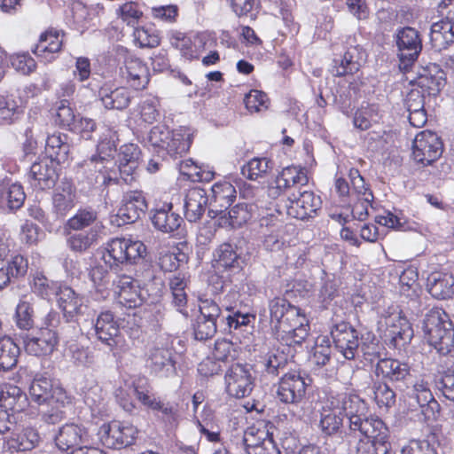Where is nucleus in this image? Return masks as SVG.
Returning <instances> with one entry per match:
<instances>
[{
  "label": "nucleus",
  "instance_id": "f257e3e1",
  "mask_svg": "<svg viewBox=\"0 0 454 454\" xmlns=\"http://www.w3.org/2000/svg\"><path fill=\"white\" fill-rule=\"evenodd\" d=\"M270 325L287 345L301 344L309 335V322L301 309L280 297L269 301Z\"/></svg>",
  "mask_w": 454,
  "mask_h": 454
},
{
  "label": "nucleus",
  "instance_id": "f03ea898",
  "mask_svg": "<svg viewBox=\"0 0 454 454\" xmlns=\"http://www.w3.org/2000/svg\"><path fill=\"white\" fill-rule=\"evenodd\" d=\"M31 400L39 405L47 404L50 408L43 411V420L47 424H57L66 418L63 410L71 403V398L59 384L43 375H36L29 387Z\"/></svg>",
  "mask_w": 454,
  "mask_h": 454
},
{
  "label": "nucleus",
  "instance_id": "7ed1b4c3",
  "mask_svg": "<svg viewBox=\"0 0 454 454\" xmlns=\"http://www.w3.org/2000/svg\"><path fill=\"white\" fill-rule=\"evenodd\" d=\"M336 401L337 403H332L333 405L347 419V427L342 432V439L348 445L352 444V439L359 431L382 421L377 417H368L366 403L356 395L341 394L338 395Z\"/></svg>",
  "mask_w": 454,
  "mask_h": 454
},
{
  "label": "nucleus",
  "instance_id": "20e7f679",
  "mask_svg": "<svg viewBox=\"0 0 454 454\" xmlns=\"http://www.w3.org/2000/svg\"><path fill=\"white\" fill-rule=\"evenodd\" d=\"M422 329L428 343L442 356L448 355L454 348V329L449 316L440 309L427 313Z\"/></svg>",
  "mask_w": 454,
  "mask_h": 454
},
{
  "label": "nucleus",
  "instance_id": "39448f33",
  "mask_svg": "<svg viewBox=\"0 0 454 454\" xmlns=\"http://www.w3.org/2000/svg\"><path fill=\"white\" fill-rule=\"evenodd\" d=\"M145 253L146 247L142 241L115 238L106 243L102 259L117 274L125 266L136 264Z\"/></svg>",
  "mask_w": 454,
  "mask_h": 454
},
{
  "label": "nucleus",
  "instance_id": "423d86ee",
  "mask_svg": "<svg viewBox=\"0 0 454 454\" xmlns=\"http://www.w3.org/2000/svg\"><path fill=\"white\" fill-rule=\"evenodd\" d=\"M379 328L385 331L390 343L396 348L409 344L414 333L411 324L397 307L388 308L379 321Z\"/></svg>",
  "mask_w": 454,
  "mask_h": 454
},
{
  "label": "nucleus",
  "instance_id": "0eeeda50",
  "mask_svg": "<svg viewBox=\"0 0 454 454\" xmlns=\"http://www.w3.org/2000/svg\"><path fill=\"white\" fill-rule=\"evenodd\" d=\"M356 454H387L391 449L389 430L383 421L364 428L352 439Z\"/></svg>",
  "mask_w": 454,
  "mask_h": 454
},
{
  "label": "nucleus",
  "instance_id": "6e6552de",
  "mask_svg": "<svg viewBox=\"0 0 454 454\" xmlns=\"http://www.w3.org/2000/svg\"><path fill=\"white\" fill-rule=\"evenodd\" d=\"M85 165L90 172L87 178L91 185H109L119 183L120 176L118 168H115L114 156L98 153L87 160Z\"/></svg>",
  "mask_w": 454,
  "mask_h": 454
},
{
  "label": "nucleus",
  "instance_id": "1a4fd4ad",
  "mask_svg": "<svg viewBox=\"0 0 454 454\" xmlns=\"http://www.w3.org/2000/svg\"><path fill=\"white\" fill-rule=\"evenodd\" d=\"M442 142L434 132L422 131L416 136L413 141V158L423 165L432 164L442 155Z\"/></svg>",
  "mask_w": 454,
  "mask_h": 454
},
{
  "label": "nucleus",
  "instance_id": "9d476101",
  "mask_svg": "<svg viewBox=\"0 0 454 454\" xmlns=\"http://www.w3.org/2000/svg\"><path fill=\"white\" fill-rule=\"evenodd\" d=\"M305 373L298 371H290L285 373L278 383V397L285 403L295 404L300 403L305 395L306 387L310 379Z\"/></svg>",
  "mask_w": 454,
  "mask_h": 454
},
{
  "label": "nucleus",
  "instance_id": "9b49d317",
  "mask_svg": "<svg viewBox=\"0 0 454 454\" xmlns=\"http://www.w3.org/2000/svg\"><path fill=\"white\" fill-rule=\"evenodd\" d=\"M137 431L132 425L120 421L104 424L98 432L103 445L111 449H121L131 445Z\"/></svg>",
  "mask_w": 454,
  "mask_h": 454
},
{
  "label": "nucleus",
  "instance_id": "f8f14e48",
  "mask_svg": "<svg viewBox=\"0 0 454 454\" xmlns=\"http://www.w3.org/2000/svg\"><path fill=\"white\" fill-rule=\"evenodd\" d=\"M248 364H235L226 372L224 380L227 393L236 398L247 396L254 387V378Z\"/></svg>",
  "mask_w": 454,
  "mask_h": 454
},
{
  "label": "nucleus",
  "instance_id": "ddd939ff",
  "mask_svg": "<svg viewBox=\"0 0 454 454\" xmlns=\"http://www.w3.org/2000/svg\"><path fill=\"white\" fill-rule=\"evenodd\" d=\"M289 204L286 206L287 215L291 217L304 220L313 217L321 207V199L311 191L298 190L288 195Z\"/></svg>",
  "mask_w": 454,
  "mask_h": 454
},
{
  "label": "nucleus",
  "instance_id": "4468645a",
  "mask_svg": "<svg viewBox=\"0 0 454 454\" xmlns=\"http://www.w3.org/2000/svg\"><path fill=\"white\" fill-rule=\"evenodd\" d=\"M373 372L378 378L388 380L400 389L413 383L410 365L397 359H383L374 366Z\"/></svg>",
  "mask_w": 454,
  "mask_h": 454
},
{
  "label": "nucleus",
  "instance_id": "2eb2a0df",
  "mask_svg": "<svg viewBox=\"0 0 454 454\" xmlns=\"http://www.w3.org/2000/svg\"><path fill=\"white\" fill-rule=\"evenodd\" d=\"M331 336L335 348L346 359L356 357L359 347L358 333L349 323L341 321L335 324L331 330Z\"/></svg>",
  "mask_w": 454,
  "mask_h": 454
},
{
  "label": "nucleus",
  "instance_id": "dca6fc26",
  "mask_svg": "<svg viewBox=\"0 0 454 454\" xmlns=\"http://www.w3.org/2000/svg\"><path fill=\"white\" fill-rule=\"evenodd\" d=\"M395 43L400 60L405 66L413 63L422 51L420 35L417 29L411 27H405L397 30Z\"/></svg>",
  "mask_w": 454,
  "mask_h": 454
},
{
  "label": "nucleus",
  "instance_id": "f3484780",
  "mask_svg": "<svg viewBox=\"0 0 454 454\" xmlns=\"http://www.w3.org/2000/svg\"><path fill=\"white\" fill-rule=\"evenodd\" d=\"M309 182L307 172L304 168L290 166L282 169L277 176L275 185L269 187V196L276 199L282 193L292 189H301Z\"/></svg>",
  "mask_w": 454,
  "mask_h": 454
},
{
  "label": "nucleus",
  "instance_id": "a211bd4d",
  "mask_svg": "<svg viewBox=\"0 0 454 454\" xmlns=\"http://www.w3.org/2000/svg\"><path fill=\"white\" fill-rule=\"evenodd\" d=\"M113 282L121 305L132 309L143 304L145 297L138 281L127 275H118Z\"/></svg>",
  "mask_w": 454,
  "mask_h": 454
},
{
  "label": "nucleus",
  "instance_id": "6ab92c4d",
  "mask_svg": "<svg viewBox=\"0 0 454 454\" xmlns=\"http://www.w3.org/2000/svg\"><path fill=\"white\" fill-rule=\"evenodd\" d=\"M58 165V163L46 158L34 162L28 173V181L31 187L39 191L53 187L59 177Z\"/></svg>",
  "mask_w": 454,
  "mask_h": 454
},
{
  "label": "nucleus",
  "instance_id": "aec40b11",
  "mask_svg": "<svg viewBox=\"0 0 454 454\" xmlns=\"http://www.w3.org/2000/svg\"><path fill=\"white\" fill-rule=\"evenodd\" d=\"M59 343V336L55 330L41 328L35 334L23 337L26 351L33 356L51 355Z\"/></svg>",
  "mask_w": 454,
  "mask_h": 454
},
{
  "label": "nucleus",
  "instance_id": "412c9836",
  "mask_svg": "<svg viewBox=\"0 0 454 454\" xmlns=\"http://www.w3.org/2000/svg\"><path fill=\"white\" fill-rule=\"evenodd\" d=\"M147 210V202L141 192H130L127 193L121 207L116 215L117 223L129 224L137 222L145 215Z\"/></svg>",
  "mask_w": 454,
  "mask_h": 454
},
{
  "label": "nucleus",
  "instance_id": "4be33fe9",
  "mask_svg": "<svg viewBox=\"0 0 454 454\" xmlns=\"http://www.w3.org/2000/svg\"><path fill=\"white\" fill-rule=\"evenodd\" d=\"M120 75L135 90L144 89L149 82V72L146 65L140 59L130 54L125 57L123 64L120 67Z\"/></svg>",
  "mask_w": 454,
  "mask_h": 454
},
{
  "label": "nucleus",
  "instance_id": "5701e85b",
  "mask_svg": "<svg viewBox=\"0 0 454 454\" xmlns=\"http://www.w3.org/2000/svg\"><path fill=\"white\" fill-rule=\"evenodd\" d=\"M146 366L160 377H168L176 372L173 352L166 347H153L147 353Z\"/></svg>",
  "mask_w": 454,
  "mask_h": 454
},
{
  "label": "nucleus",
  "instance_id": "b1692460",
  "mask_svg": "<svg viewBox=\"0 0 454 454\" xmlns=\"http://www.w3.org/2000/svg\"><path fill=\"white\" fill-rule=\"evenodd\" d=\"M76 190L69 181H62L52 194V214L57 219H64L74 207Z\"/></svg>",
  "mask_w": 454,
  "mask_h": 454
},
{
  "label": "nucleus",
  "instance_id": "393cba45",
  "mask_svg": "<svg viewBox=\"0 0 454 454\" xmlns=\"http://www.w3.org/2000/svg\"><path fill=\"white\" fill-rule=\"evenodd\" d=\"M140 154L141 152L137 145L128 144L121 147L117 168L120 178L125 184H129L134 180L133 176L139 166Z\"/></svg>",
  "mask_w": 454,
  "mask_h": 454
},
{
  "label": "nucleus",
  "instance_id": "a878e982",
  "mask_svg": "<svg viewBox=\"0 0 454 454\" xmlns=\"http://www.w3.org/2000/svg\"><path fill=\"white\" fill-rule=\"evenodd\" d=\"M208 198L207 192L200 187H192L186 192L184 199V217L190 223H196L203 216Z\"/></svg>",
  "mask_w": 454,
  "mask_h": 454
},
{
  "label": "nucleus",
  "instance_id": "bb28decb",
  "mask_svg": "<svg viewBox=\"0 0 454 454\" xmlns=\"http://www.w3.org/2000/svg\"><path fill=\"white\" fill-rule=\"evenodd\" d=\"M56 296L67 322L76 321L78 316L83 313V297L73 288L62 286Z\"/></svg>",
  "mask_w": 454,
  "mask_h": 454
},
{
  "label": "nucleus",
  "instance_id": "cd10ccee",
  "mask_svg": "<svg viewBox=\"0 0 454 454\" xmlns=\"http://www.w3.org/2000/svg\"><path fill=\"white\" fill-rule=\"evenodd\" d=\"M94 328L97 338L114 351L119 337V325L114 314L109 310L101 312L97 317Z\"/></svg>",
  "mask_w": 454,
  "mask_h": 454
},
{
  "label": "nucleus",
  "instance_id": "c85d7f7f",
  "mask_svg": "<svg viewBox=\"0 0 454 454\" xmlns=\"http://www.w3.org/2000/svg\"><path fill=\"white\" fill-rule=\"evenodd\" d=\"M37 430L32 427L18 428L4 439L5 447L12 452L27 451L35 448L40 442Z\"/></svg>",
  "mask_w": 454,
  "mask_h": 454
},
{
  "label": "nucleus",
  "instance_id": "c756f323",
  "mask_svg": "<svg viewBox=\"0 0 454 454\" xmlns=\"http://www.w3.org/2000/svg\"><path fill=\"white\" fill-rule=\"evenodd\" d=\"M213 255V267L215 270H239L242 268L241 257L234 244H221L215 248Z\"/></svg>",
  "mask_w": 454,
  "mask_h": 454
},
{
  "label": "nucleus",
  "instance_id": "7c9ffc66",
  "mask_svg": "<svg viewBox=\"0 0 454 454\" xmlns=\"http://www.w3.org/2000/svg\"><path fill=\"white\" fill-rule=\"evenodd\" d=\"M87 436L84 427L74 423H67L59 428L54 442L58 449L66 451L85 442Z\"/></svg>",
  "mask_w": 454,
  "mask_h": 454
},
{
  "label": "nucleus",
  "instance_id": "2f4dec72",
  "mask_svg": "<svg viewBox=\"0 0 454 454\" xmlns=\"http://www.w3.org/2000/svg\"><path fill=\"white\" fill-rule=\"evenodd\" d=\"M98 97L105 108L109 110H124L131 102V93L126 87L113 88L104 84L98 90Z\"/></svg>",
  "mask_w": 454,
  "mask_h": 454
},
{
  "label": "nucleus",
  "instance_id": "473e14b6",
  "mask_svg": "<svg viewBox=\"0 0 454 454\" xmlns=\"http://www.w3.org/2000/svg\"><path fill=\"white\" fill-rule=\"evenodd\" d=\"M364 55L360 46L348 48L342 57L333 60L332 74L340 77L356 73L360 69V62L364 59Z\"/></svg>",
  "mask_w": 454,
  "mask_h": 454
},
{
  "label": "nucleus",
  "instance_id": "72a5a7b5",
  "mask_svg": "<svg viewBox=\"0 0 454 454\" xmlns=\"http://www.w3.org/2000/svg\"><path fill=\"white\" fill-rule=\"evenodd\" d=\"M445 73L436 64H432L424 69L417 81L418 89L428 96H436L445 86Z\"/></svg>",
  "mask_w": 454,
  "mask_h": 454
},
{
  "label": "nucleus",
  "instance_id": "f704fd0d",
  "mask_svg": "<svg viewBox=\"0 0 454 454\" xmlns=\"http://www.w3.org/2000/svg\"><path fill=\"white\" fill-rule=\"evenodd\" d=\"M430 40L433 48L441 51L454 43V18L448 16L431 26Z\"/></svg>",
  "mask_w": 454,
  "mask_h": 454
},
{
  "label": "nucleus",
  "instance_id": "c9c22d12",
  "mask_svg": "<svg viewBox=\"0 0 454 454\" xmlns=\"http://www.w3.org/2000/svg\"><path fill=\"white\" fill-rule=\"evenodd\" d=\"M258 211V207L253 203H239L228 213L221 212L219 225L238 228L247 223Z\"/></svg>",
  "mask_w": 454,
  "mask_h": 454
},
{
  "label": "nucleus",
  "instance_id": "e433bc0d",
  "mask_svg": "<svg viewBox=\"0 0 454 454\" xmlns=\"http://www.w3.org/2000/svg\"><path fill=\"white\" fill-rule=\"evenodd\" d=\"M27 269V260L20 254L12 256L8 262H0V290L10 285L12 279L24 277Z\"/></svg>",
  "mask_w": 454,
  "mask_h": 454
},
{
  "label": "nucleus",
  "instance_id": "4c0bfd02",
  "mask_svg": "<svg viewBox=\"0 0 454 454\" xmlns=\"http://www.w3.org/2000/svg\"><path fill=\"white\" fill-rule=\"evenodd\" d=\"M427 287L436 299L450 298L454 294V276L447 272H433L427 278Z\"/></svg>",
  "mask_w": 454,
  "mask_h": 454
},
{
  "label": "nucleus",
  "instance_id": "58836bf2",
  "mask_svg": "<svg viewBox=\"0 0 454 454\" xmlns=\"http://www.w3.org/2000/svg\"><path fill=\"white\" fill-rule=\"evenodd\" d=\"M172 208V204L168 203L154 210L151 219L157 230L165 233H171L180 227L183 218L178 214L173 212Z\"/></svg>",
  "mask_w": 454,
  "mask_h": 454
},
{
  "label": "nucleus",
  "instance_id": "ea45409f",
  "mask_svg": "<svg viewBox=\"0 0 454 454\" xmlns=\"http://www.w3.org/2000/svg\"><path fill=\"white\" fill-rule=\"evenodd\" d=\"M70 145L66 134L53 133L48 136L45 145L46 159L60 164L67 160Z\"/></svg>",
  "mask_w": 454,
  "mask_h": 454
},
{
  "label": "nucleus",
  "instance_id": "a19ab883",
  "mask_svg": "<svg viewBox=\"0 0 454 454\" xmlns=\"http://www.w3.org/2000/svg\"><path fill=\"white\" fill-rule=\"evenodd\" d=\"M192 139V133L191 129L186 127H179L172 131L165 151L171 157L182 156L189 150Z\"/></svg>",
  "mask_w": 454,
  "mask_h": 454
},
{
  "label": "nucleus",
  "instance_id": "79ce46f5",
  "mask_svg": "<svg viewBox=\"0 0 454 454\" xmlns=\"http://www.w3.org/2000/svg\"><path fill=\"white\" fill-rule=\"evenodd\" d=\"M62 39L58 32L47 31L41 35L38 43L35 45L33 52L37 56L44 59L46 61H51L52 55L61 50Z\"/></svg>",
  "mask_w": 454,
  "mask_h": 454
},
{
  "label": "nucleus",
  "instance_id": "37998d69",
  "mask_svg": "<svg viewBox=\"0 0 454 454\" xmlns=\"http://www.w3.org/2000/svg\"><path fill=\"white\" fill-rule=\"evenodd\" d=\"M273 168V162L266 157H255L251 159L241 168V174L244 177L257 181L265 177Z\"/></svg>",
  "mask_w": 454,
  "mask_h": 454
},
{
  "label": "nucleus",
  "instance_id": "c03bdc74",
  "mask_svg": "<svg viewBox=\"0 0 454 454\" xmlns=\"http://www.w3.org/2000/svg\"><path fill=\"white\" fill-rule=\"evenodd\" d=\"M27 405V396L22 390L16 386L5 387V391L1 403V409L7 410L15 414L22 411Z\"/></svg>",
  "mask_w": 454,
  "mask_h": 454
},
{
  "label": "nucleus",
  "instance_id": "a18cd8bd",
  "mask_svg": "<svg viewBox=\"0 0 454 454\" xmlns=\"http://www.w3.org/2000/svg\"><path fill=\"white\" fill-rule=\"evenodd\" d=\"M187 278L184 273L177 272L171 275L168 278V285L172 294V302L177 307L178 311L183 312V309L187 304Z\"/></svg>",
  "mask_w": 454,
  "mask_h": 454
},
{
  "label": "nucleus",
  "instance_id": "49530a36",
  "mask_svg": "<svg viewBox=\"0 0 454 454\" xmlns=\"http://www.w3.org/2000/svg\"><path fill=\"white\" fill-rule=\"evenodd\" d=\"M20 348L10 337L0 338V372L16 366Z\"/></svg>",
  "mask_w": 454,
  "mask_h": 454
},
{
  "label": "nucleus",
  "instance_id": "de8ad7c7",
  "mask_svg": "<svg viewBox=\"0 0 454 454\" xmlns=\"http://www.w3.org/2000/svg\"><path fill=\"white\" fill-rule=\"evenodd\" d=\"M98 220V212L90 207H81L70 217L66 224L65 230L82 231L91 227Z\"/></svg>",
  "mask_w": 454,
  "mask_h": 454
},
{
  "label": "nucleus",
  "instance_id": "09e8293b",
  "mask_svg": "<svg viewBox=\"0 0 454 454\" xmlns=\"http://www.w3.org/2000/svg\"><path fill=\"white\" fill-rule=\"evenodd\" d=\"M61 286L58 282L49 279L42 272H35L33 275L32 291L43 299L51 300L52 296L57 295Z\"/></svg>",
  "mask_w": 454,
  "mask_h": 454
},
{
  "label": "nucleus",
  "instance_id": "8fccbe9b",
  "mask_svg": "<svg viewBox=\"0 0 454 454\" xmlns=\"http://www.w3.org/2000/svg\"><path fill=\"white\" fill-rule=\"evenodd\" d=\"M83 400L92 412L101 413L105 409L106 395L96 382L86 385L82 389Z\"/></svg>",
  "mask_w": 454,
  "mask_h": 454
},
{
  "label": "nucleus",
  "instance_id": "3c124183",
  "mask_svg": "<svg viewBox=\"0 0 454 454\" xmlns=\"http://www.w3.org/2000/svg\"><path fill=\"white\" fill-rule=\"evenodd\" d=\"M98 240V231L90 228L85 232L70 234L67 239V247L74 252L83 253L90 248Z\"/></svg>",
  "mask_w": 454,
  "mask_h": 454
},
{
  "label": "nucleus",
  "instance_id": "603ef678",
  "mask_svg": "<svg viewBox=\"0 0 454 454\" xmlns=\"http://www.w3.org/2000/svg\"><path fill=\"white\" fill-rule=\"evenodd\" d=\"M348 176L351 182V195L355 194L358 200H364L366 205H371L374 199L373 194L358 169L351 168Z\"/></svg>",
  "mask_w": 454,
  "mask_h": 454
},
{
  "label": "nucleus",
  "instance_id": "864d4df0",
  "mask_svg": "<svg viewBox=\"0 0 454 454\" xmlns=\"http://www.w3.org/2000/svg\"><path fill=\"white\" fill-rule=\"evenodd\" d=\"M212 197L221 207L227 208L236 199V189L229 182L215 183L212 188Z\"/></svg>",
  "mask_w": 454,
  "mask_h": 454
},
{
  "label": "nucleus",
  "instance_id": "5fc2aeb1",
  "mask_svg": "<svg viewBox=\"0 0 454 454\" xmlns=\"http://www.w3.org/2000/svg\"><path fill=\"white\" fill-rule=\"evenodd\" d=\"M153 411H156L157 417L170 427L176 426L181 416L179 405L176 403L159 400Z\"/></svg>",
  "mask_w": 454,
  "mask_h": 454
},
{
  "label": "nucleus",
  "instance_id": "6e6d98bb",
  "mask_svg": "<svg viewBox=\"0 0 454 454\" xmlns=\"http://www.w3.org/2000/svg\"><path fill=\"white\" fill-rule=\"evenodd\" d=\"M265 371L269 374L278 375L279 371L284 370L287 364L288 358L284 351L278 349L270 351L262 360Z\"/></svg>",
  "mask_w": 454,
  "mask_h": 454
},
{
  "label": "nucleus",
  "instance_id": "4d7b16f0",
  "mask_svg": "<svg viewBox=\"0 0 454 454\" xmlns=\"http://www.w3.org/2000/svg\"><path fill=\"white\" fill-rule=\"evenodd\" d=\"M22 113V108L12 97L0 95V119L6 124L13 122Z\"/></svg>",
  "mask_w": 454,
  "mask_h": 454
},
{
  "label": "nucleus",
  "instance_id": "13d9d810",
  "mask_svg": "<svg viewBox=\"0 0 454 454\" xmlns=\"http://www.w3.org/2000/svg\"><path fill=\"white\" fill-rule=\"evenodd\" d=\"M373 397L379 407H391L395 403V393L385 382H374L372 386Z\"/></svg>",
  "mask_w": 454,
  "mask_h": 454
},
{
  "label": "nucleus",
  "instance_id": "bf43d9fd",
  "mask_svg": "<svg viewBox=\"0 0 454 454\" xmlns=\"http://www.w3.org/2000/svg\"><path fill=\"white\" fill-rule=\"evenodd\" d=\"M269 437L268 431L263 429L256 428L254 427H248L245 432L242 438V444L247 454H250L252 449H255L257 446L262 445L264 440H271Z\"/></svg>",
  "mask_w": 454,
  "mask_h": 454
},
{
  "label": "nucleus",
  "instance_id": "052dcab7",
  "mask_svg": "<svg viewBox=\"0 0 454 454\" xmlns=\"http://www.w3.org/2000/svg\"><path fill=\"white\" fill-rule=\"evenodd\" d=\"M117 141V132L110 127H104L99 137L97 152L108 156H114L116 152Z\"/></svg>",
  "mask_w": 454,
  "mask_h": 454
},
{
  "label": "nucleus",
  "instance_id": "680f3d73",
  "mask_svg": "<svg viewBox=\"0 0 454 454\" xmlns=\"http://www.w3.org/2000/svg\"><path fill=\"white\" fill-rule=\"evenodd\" d=\"M341 427H345L343 419L334 411H325L321 414L319 427L324 434L332 435L337 433Z\"/></svg>",
  "mask_w": 454,
  "mask_h": 454
},
{
  "label": "nucleus",
  "instance_id": "e2e57ef3",
  "mask_svg": "<svg viewBox=\"0 0 454 454\" xmlns=\"http://www.w3.org/2000/svg\"><path fill=\"white\" fill-rule=\"evenodd\" d=\"M171 45L178 50L183 57L187 59L197 58L195 46L190 37L183 33L176 32L171 37Z\"/></svg>",
  "mask_w": 454,
  "mask_h": 454
},
{
  "label": "nucleus",
  "instance_id": "0e129e2a",
  "mask_svg": "<svg viewBox=\"0 0 454 454\" xmlns=\"http://www.w3.org/2000/svg\"><path fill=\"white\" fill-rule=\"evenodd\" d=\"M34 310L31 304L21 301L16 307L15 321L20 329L29 330L34 325Z\"/></svg>",
  "mask_w": 454,
  "mask_h": 454
},
{
  "label": "nucleus",
  "instance_id": "69168bd1",
  "mask_svg": "<svg viewBox=\"0 0 454 454\" xmlns=\"http://www.w3.org/2000/svg\"><path fill=\"white\" fill-rule=\"evenodd\" d=\"M218 323L202 318L198 316L193 325V332L196 340H206L215 336L217 332Z\"/></svg>",
  "mask_w": 454,
  "mask_h": 454
},
{
  "label": "nucleus",
  "instance_id": "338daca9",
  "mask_svg": "<svg viewBox=\"0 0 454 454\" xmlns=\"http://www.w3.org/2000/svg\"><path fill=\"white\" fill-rule=\"evenodd\" d=\"M239 352L236 346L227 340H217L215 343L213 356L215 359L222 362L233 361Z\"/></svg>",
  "mask_w": 454,
  "mask_h": 454
},
{
  "label": "nucleus",
  "instance_id": "774afa93",
  "mask_svg": "<svg viewBox=\"0 0 454 454\" xmlns=\"http://www.w3.org/2000/svg\"><path fill=\"white\" fill-rule=\"evenodd\" d=\"M382 347L377 342L363 343L361 347L362 363L364 365H371L379 364L385 359L382 354Z\"/></svg>",
  "mask_w": 454,
  "mask_h": 454
}]
</instances>
